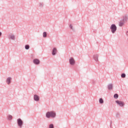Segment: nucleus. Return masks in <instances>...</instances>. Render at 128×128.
Segmentation results:
<instances>
[{
    "label": "nucleus",
    "mask_w": 128,
    "mask_h": 128,
    "mask_svg": "<svg viewBox=\"0 0 128 128\" xmlns=\"http://www.w3.org/2000/svg\"><path fill=\"white\" fill-rule=\"evenodd\" d=\"M56 114L54 111L48 112L46 113V118H56Z\"/></svg>",
    "instance_id": "1"
},
{
    "label": "nucleus",
    "mask_w": 128,
    "mask_h": 128,
    "mask_svg": "<svg viewBox=\"0 0 128 128\" xmlns=\"http://www.w3.org/2000/svg\"><path fill=\"white\" fill-rule=\"evenodd\" d=\"M116 26L114 24H112L110 27V30H111V32L112 34H114L116 32Z\"/></svg>",
    "instance_id": "2"
},
{
    "label": "nucleus",
    "mask_w": 128,
    "mask_h": 128,
    "mask_svg": "<svg viewBox=\"0 0 128 128\" xmlns=\"http://www.w3.org/2000/svg\"><path fill=\"white\" fill-rule=\"evenodd\" d=\"M17 124H18V126L20 128H22V124H24V122H22V120L20 119V118H19L17 120Z\"/></svg>",
    "instance_id": "3"
},
{
    "label": "nucleus",
    "mask_w": 128,
    "mask_h": 128,
    "mask_svg": "<svg viewBox=\"0 0 128 128\" xmlns=\"http://www.w3.org/2000/svg\"><path fill=\"white\" fill-rule=\"evenodd\" d=\"M116 104L122 107L124 106V102L122 101H120L118 100H117L116 101Z\"/></svg>",
    "instance_id": "4"
},
{
    "label": "nucleus",
    "mask_w": 128,
    "mask_h": 128,
    "mask_svg": "<svg viewBox=\"0 0 128 128\" xmlns=\"http://www.w3.org/2000/svg\"><path fill=\"white\" fill-rule=\"evenodd\" d=\"M69 62L71 66H74L76 64V61L74 60V58L72 57L69 60Z\"/></svg>",
    "instance_id": "5"
},
{
    "label": "nucleus",
    "mask_w": 128,
    "mask_h": 128,
    "mask_svg": "<svg viewBox=\"0 0 128 128\" xmlns=\"http://www.w3.org/2000/svg\"><path fill=\"white\" fill-rule=\"evenodd\" d=\"M33 62L34 64H40V60L36 58L34 60Z\"/></svg>",
    "instance_id": "6"
},
{
    "label": "nucleus",
    "mask_w": 128,
    "mask_h": 128,
    "mask_svg": "<svg viewBox=\"0 0 128 128\" xmlns=\"http://www.w3.org/2000/svg\"><path fill=\"white\" fill-rule=\"evenodd\" d=\"M98 54H96L94 56V59L96 62H98Z\"/></svg>",
    "instance_id": "7"
},
{
    "label": "nucleus",
    "mask_w": 128,
    "mask_h": 128,
    "mask_svg": "<svg viewBox=\"0 0 128 128\" xmlns=\"http://www.w3.org/2000/svg\"><path fill=\"white\" fill-rule=\"evenodd\" d=\"M126 19H123L122 21H120L119 22V26H122L124 24V21Z\"/></svg>",
    "instance_id": "8"
},
{
    "label": "nucleus",
    "mask_w": 128,
    "mask_h": 128,
    "mask_svg": "<svg viewBox=\"0 0 128 128\" xmlns=\"http://www.w3.org/2000/svg\"><path fill=\"white\" fill-rule=\"evenodd\" d=\"M34 100L38 102L40 100V96L36 94L34 95Z\"/></svg>",
    "instance_id": "9"
},
{
    "label": "nucleus",
    "mask_w": 128,
    "mask_h": 128,
    "mask_svg": "<svg viewBox=\"0 0 128 128\" xmlns=\"http://www.w3.org/2000/svg\"><path fill=\"white\" fill-rule=\"evenodd\" d=\"M12 80L11 77H8L6 80V82L8 84H10V80Z\"/></svg>",
    "instance_id": "10"
},
{
    "label": "nucleus",
    "mask_w": 128,
    "mask_h": 128,
    "mask_svg": "<svg viewBox=\"0 0 128 128\" xmlns=\"http://www.w3.org/2000/svg\"><path fill=\"white\" fill-rule=\"evenodd\" d=\"M56 48H54L52 52V56H56Z\"/></svg>",
    "instance_id": "11"
},
{
    "label": "nucleus",
    "mask_w": 128,
    "mask_h": 128,
    "mask_svg": "<svg viewBox=\"0 0 128 128\" xmlns=\"http://www.w3.org/2000/svg\"><path fill=\"white\" fill-rule=\"evenodd\" d=\"M112 88H114V86H112V84H109L108 85V90H112Z\"/></svg>",
    "instance_id": "12"
},
{
    "label": "nucleus",
    "mask_w": 128,
    "mask_h": 128,
    "mask_svg": "<svg viewBox=\"0 0 128 128\" xmlns=\"http://www.w3.org/2000/svg\"><path fill=\"white\" fill-rule=\"evenodd\" d=\"M8 120H12V116L10 114H8Z\"/></svg>",
    "instance_id": "13"
},
{
    "label": "nucleus",
    "mask_w": 128,
    "mask_h": 128,
    "mask_svg": "<svg viewBox=\"0 0 128 128\" xmlns=\"http://www.w3.org/2000/svg\"><path fill=\"white\" fill-rule=\"evenodd\" d=\"M9 38H10L11 40H14V35H11L10 36Z\"/></svg>",
    "instance_id": "14"
},
{
    "label": "nucleus",
    "mask_w": 128,
    "mask_h": 128,
    "mask_svg": "<svg viewBox=\"0 0 128 128\" xmlns=\"http://www.w3.org/2000/svg\"><path fill=\"white\" fill-rule=\"evenodd\" d=\"M25 48L26 50H30V45L26 44L25 46Z\"/></svg>",
    "instance_id": "15"
},
{
    "label": "nucleus",
    "mask_w": 128,
    "mask_h": 128,
    "mask_svg": "<svg viewBox=\"0 0 128 128\" xmlns=\"http://www.w3.org/2000/svg\"><path fill=\"white\" fill-rule=\"evenodd\" d=\"M114 98H118V94H116L114 96Z\"/></svg>",
    "instance_id": "16"
},
{
    "label": "nucleus",
    "mask_w": 128,
    "mask_h": 128,
    "mask_svg": "<svg viewBox=\"0 0 128 128\" xmlns=\"http://www.w3.org/2000/svg\"><path fill=\"white\" fill-rule=\"evenodd\" d=\"M99 102L100 104H104V100H102V98H101L99 100Z\"/></svg>",
    "instance_id": "17"
},
{
    "label": "nucleus",
    "mask_w": 128,
    "mask_h": 128,
    "mask_svg": "<svg viewBox=\"0 0 128 128\" xmlns=\"http://www.w3.org/2000/svg\"><path fill=\"white\" fill-rule=\"evenodd\" d=\"M43 38H46V32H43Z\"/></svg>",
    "instance_id": "18"
},
{
    "label": "nucleus",
    "mask_w": 128,
    "mask_h": 128,
    "mask_svg": "<svg viewBox=\"0 0 128 128\" xmlns=\"http://www.w3.org/2000/svg\"><path fill=\"white\" fill-rule=\"evenodd\" d=\"M121 78H126V74L124 73H123L121 74Z\"/></svg>",
    "instance_id": "19"
},
{
    "label": "nucleus",
    "mask_w": 128,
    "mask_h": 128,
    "mask_svg": "<svg viewBox=\"0 0 128 128\" xmlns=\"http://www.w3.org/2000/svg\"><path fill=\"white\" fill-rule=\"evenodd\" d=\"M39 6H40V8H42V6H44V4L40 3Z\"/></svg>",
    "instance_id": "20"
},
{
    "label": "nucleus",
    "mask_w": 128,
    "mask_h": 128,
    "mask_svg": "<svg viewBox=\"0 0 128 128\" xmlns=\"http://www.w3.org/2000/svg\"><path fill=\"white\" fill-rule=\"evenodd\" d=\"M49 128H54V124H51L49 126Z\"/></svg>",
    "instance_id": "21"
},
{
    "label": "nucleus",
    "mask_w": 128,
    "mask_h": 128,
    "mask_svg": "<svg viewBox=\"0 0 128 128\" xmlns=\"http://www.w3.org/2000/svg\"><path fill=\"white\" fill-rule=\"evenodd\" d=\"M116 117H117V118H120V116L119 113H116Z\"/></svg>",
    "instance_id": "22"
},
{
    "label": "nucleus",
    "mask_w": 128,
    "mask_h": 128,
    "mask_svg": "<svg viewBox=\"0 0 128 128\" xmlns=\"http://www.w3.org/2000/svg\"><path fill=\"white\" fill-rule=\"evenodd\" d=\"M70 28L71 30H74V28H72V24L70 25Z\"/></svg>",
    "instance_id": "23"
},
{
    "label": "nucleus",
    "mask_w": 128,
    "mask_h": 128,
    "mask_svg": "<svg viewBox=\"0 0 128 128\" xmlns=\"http://www.w3.org/2000/svg\"><path fill=\"white\" fill-rule=\"evenodd\" d=\"M126 36H128V31H127V32H126Z\"/></svg>",
    "instance_id": "24"
},
{
    "label": "nucleus",
    "mask_w": 128,
    "mask_h": 128,
    "mask_svg": "<svg viewBox=\"0 0 128 128\" xmlns=\"http://www.w3.org/2000/svg\"><path fill=\"white\" fill-rule=\"evenodd\" d=\"M2 32H0V36H2Z\"/></svg>",
    "instance_id": "25"
},
{
    "label": "nucleus",
    "mask_w": 128,
    "mask_h": 128,
    "mask_svg": "<svg viewBox=\"0 0 128 128\" xmlns=\"http://www.w3.org/2000/svg\"><path fill=\"white\" fill-rule=\"evenodd\" d=\"M112 124V121H110V124Z\"/></svg>",
    "instance_id": "26"
}]
</instances>
